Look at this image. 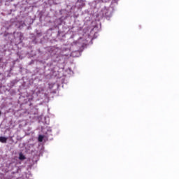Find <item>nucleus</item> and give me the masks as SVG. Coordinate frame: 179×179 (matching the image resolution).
Instances as JSON below:
<instances>
[{
  "label": "nucleus",
  "mask_w": 179,
  "mask_h": 179,
  "mask_svg": "<svg viewBox=\"0 0 179 179\" xmlns=\"http://www.w3.org/2000/svg\"><path fill=\"white\" fill-rule=\"evenodd\" d=\"M7 141L8 138L6 137L0 136V142H1V143H6Z\"/></svg>",
  "instance_id": "f257e3e1"
},
{
  "label": "nucleus",
  "mask_w": 179,
  "mask_h": 179,
  "mask_svg": "<svg viewBox=\"0 0 179 179\" xmlns=\"http://www.w3.org/2000/svg\"><path fill=\"white\" fill-rule=\"evenodd\" d=\"M19 159L20 160H26V156L23 155V153L20 152L19 154Z\"/></svg>",
  "instance_id": "f03ea898"
},
{
  "label": "nucleus",
  "mask_w": 179,
  "mask_h": 179,
  "mask_svg": "<svg viewBox=\"0 0 179 179\" xmlns=\"http://www.w3.org/2000/svg\"><path fill=\"white\" fill-rule=\"evenodd\" d=\"M38 139V142H43V139H44V136L39 135Z\"/></svg>",
  "instance_id": "7ed1b4c3"
},
{
  "label": "nucleus",
  "mask_w": 179,
  "mask_h": 179,
  "mask_svg": "<svg viewBox=\"0 0 179 179\" xmlns=\"http://www.w3.org/2000/svg\"><path fill=\"white\" fill-rule=\"evenodd\" d=\"M0 115H1V111H0Z\"/></svg>",
  "instance_id": "20e7f679"
}]
</instances>
